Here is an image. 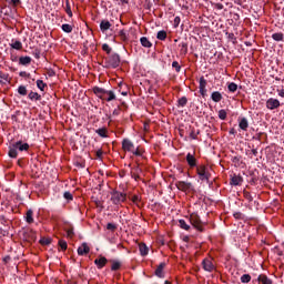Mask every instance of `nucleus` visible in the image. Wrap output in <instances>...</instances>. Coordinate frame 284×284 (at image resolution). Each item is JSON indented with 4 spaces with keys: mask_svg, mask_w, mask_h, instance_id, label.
Returning a JSON list of instances; mask_svg holds the SVG:
<instances>
[{
    "mask_svg": "<svg viewBox=\"0 0 284 284\" xmlns=\"http://www.w3.org/2000/svg\"><path fill=\"white\" fill-rule=\"evenodd\" d=\"M211 99H213V101H215V102H220L223 99V94H221V92H219V91H214L211 94Z\"/></svg>",
    "mask_w": 284,
    "mask_h": 284,
    "instance_id": "nucleus-26",
    "label": "nucleus"
},
{
    "mask_svg": "<svg viewBox=\"0 0 284 284\" xmlns=\"http://www.w3.org/2000/svg\"><path fill=\"white\" fill-rule=\"evenodd\" d=\"M280 106H281L280 99H274L273 97H271L270 99L266 100V108L268 110H276Z\"/></svg>",
    "mask_w": 284,
    "mask_h": 284,
    "instance_id": "nucleus-6",
    "label": "nucleus"
},
{
    "mask_svg": "<svg viewBox=\"0 0 284 284\" xmlns=\"http://www.w3.org/2000/svg\"><path fill=\"white\" fill-rule=\"evenodd\" d=\"M180 23H181V17H175L174 23H173L174 28H179Z\"/></svg>",
    "mask_w": 284,
    "mask_h": 284,
    "instance_id": "nucleus-57",
    "label": "nucleus"
},
{
    "mask_svg": "<svg viewBox=\"0 0 284 284\" xmlns=\"http://www.w3.org/2000/svg\"><path fill=\"white\" fill-rule=\"evenodd\" d=\"M37 87H38L40 90L44 91V88H47L48 84L44 83V81H43L42 79H38V80H37Z\"/></svg>",
    "mask_w": 284,
    "mask_h": 284,
    "instance_id": "nucleus-43",
    "label": "nucleus"
},
{
    "mask_svg": "<svg viewBox=\"0 0 284 284\" xmlns=\"http://www.w3.org/2000/svg\"><path fill=\"white\" fill-rule=\"evenodd\" d=\"M29 99H31V101H41L42 97L39 92H33V90H31V92H29Z\"/></svg>",
    "mask_w": 284,
    "mask_h": 284,
    "instance_id": "nucleus-23",
    "label": "nucleus"
},
{
    "mask_svg": "<svg viewBox=\"0 0 284 284\" xmlns=\"http://www.w3.org/2000/svg\"><path fill=\"white\" fill-rule=\"evenodd\" d=\"M235 220H243V213H234Z\"/></svg>",
    "mask_w": 284,
    "mask_h": 284,
    "instance_id": "nucleus-61",
    "label": "nucleus"
},
{
    "mask_svg": "<svg viewBox=\"0 0 284 284\" xmlns=\"http://www.w3.org/2000/svg\"><path fill=\"white\" fill-rule=\"evenodd\" d=\"M24 221L27 224H34V213L32 209H29L24 215Z\"/></svg>",
    "mask_w": 284,
    "mask_h": 284,
    "instance_id": "nucleus-16",
    "label": "nucleus"
},
{
    "mask_svg": "<svg viewBox=\"0 0 284 284\" xmlns=\"http://www.w3.org/2000/svg\"><path fill=\"white\" fill-rule=\"evenodd\" d=\"M18 92L19 94H21L22 97H26L28 94V88H26V85H19L18 87Z\"/></svg>",
    "mask_w": 284,
    "mask_h": 284,
    "instance_id": "nucleus-41",
    "label": "nucleus"
},
{
    "mask_svg": "<svg viewBox=\"0 0 284 284\" xmlns=\"http://www.w3.org/2000/svg\"><path fill=\"white\" fill-rule=\"evenodd\" d=\"M62 30L63 32H72L73 31V26H71L70 23H62Z\"/></svg>",
    "mask_w": 284,
    "mask_h": 284,
    "instance_id": "nucleus-38",
    "label": "nucleus"
},
{
    "mask_svg": "<svg viewBox=\"0 0 284 284\" xmlns=\"http://www.w3.org/2000/svg\"><path fill=\"white\" fill-rule=\"evenodd\" d=\"M65 12H67L68 17H73L70 0H65Z\"/></svg>",
    "mask_w": 284,
    "mask_h": 284,
    "instance_id": "nucleus-33",
    "label": "nucleus"
},
{
    "mask_svg": "<svg viewBox=\"0 0 284 284\" xmlns=\"http://www.w3.org/2000/svg\"><path fill=\"white\" fill-rule=\"evenodd\" d=\"M206 85H207V81L205 79V77H201L200 78V92L202 94V97H205L206 95Z\"/></svg>",
    "mask_w": 284,
    "mask_h": 284,
    "instance_id": "nucleus-13",
    "label": "nucleus"
},
{
    "mask_svg": "<svg viewBox=\"0 0 284 284\" xmlns=\"http://www.w3.org/2000/svg\"><path fill=\"white\" fill-rule=\"evenodd\" d=\"M67 237H74V227L69 226V229H65Z\"/></svg>",
    "mask_w": 284,
    "mask_h": 284,
    "instance_id": "nucleus-45",
    "label": "nucleus"
},
{
    "mask_svg": "<svg viewBox=\"0 0 284 284\" xmlns=\"http://www.w3.org/2000/svg\"><path fill=\"white\" fill-rule=\"evenodd\" d=\"M181 52H182L183 54H187V52H189V45H187V43H185V42L181 43Z\"/></svg>",
    "mask_w": 284,
    "mask_h": 284,
    "instance_id": "nucleus-48",
    "label": "nucleus"
},
{
    "mask_svg": "<svg viewBox=\"0 0 284 284\" xmlns=\"http://www.w3.org/2000/svg\"><path fill=\"white\" fill-rule=\"evenodd\" d=\"M166 37H168V32L165 30H159L156 38L160 41H165Z\"/></svg>",
    "mask_w": 284,
    "mask_h": 284,
    "instance_id": "nucleus-29",
    "label": "nucleus"
},
{
    "mask_svg": "<svg viewBox=\"0 0 284 284\" xmlns=\"http://www.w3.org/2000/svg\"><path fill=\"white\" fill-rule=\"evenodd\" d=\"M240 123H239V126L242 129V130H247L250 123H248V119L246 116H242V119H239Z\"/></svg>",
    "mask_w": 284,
    "mask_h": 284,
    "instance_id": "nucleus-20",
    "label": "nucleus"
},
{
    "mask_svg": "<svg viewBox=\"0 0 284 284\" xmlns=\"http://www.w3.org/2000/svg\"><path fill=\"white\" fill-rule=\"evenodd\" d=\"M197 134H200V131L195 132V130H194V129H193V130H191V132H190V136H191V139H197Z\"/></svg>",
    "mask_w": 284,
    "mask_h": 284,
    "instance_id": "nucleus-58",
    "label": "nucleus"
},
{
    "mask_svg": "<svg viewBox=\"0 0 284 284\" xmlns=\"http://www.w3.org/2000/svg\"><path fill=\"white\" fill-rule=\"evenodd\" d=\"M172 68H174L176 70V72H181V65H180L179 61H173Z\"/></svg>",
    "mask_w": 284,
    "mask_h": 284,
    "instance_id": "nucleus-54",
    "label": "nucleus"
},
{
    "mask_svg": "<svg viewBox=\"0 0 284 284\" xmlns=\"http://www.w3.org/2000/svg\"><path fill=\"white\" fill-rule=\"evenodd\" d=\"M18 149H19L18 141H16V143H12V145L9 146V152H8L9 156H11L12 159H17Z\"/></svg>",
    "mask_w": 284,
    "mask_h": 284,
    "instance_id": "nucleus-12",
    "label": "nucleus"
},
{
    "mask_svg": "<svg viewBox=\"0 0 284 284\" xmlns=\"http://www.w3.org/2000/svg\"><path fill=\"white\" fill-rule=\"evenodd\" d=\"M24 240H27V242H37V233L36 231H27L24 233Z\"/></svg>",
    "mask_w": 284,
    "mask_h": 284,
    "instance_id": "nucleus-15",
    "label": "nucleus"
},
{
    "mask_svg": "<svg viewBox=\"0 0 284 284\" xmlns=\"http://www.w3.org/2000/svg\"><path fill=\"white\" fill-rule=\"evenodd\" d=\"M18 150L23 152L24 150L28 151L30 149V143L23 141H17Z\"/></svg>",
    "mask_w": 284,
    "mask_h": 284,
    "instance_id": "nucleus-21",
    "label": "nucleus"
},
{
    "mask_svg": "<svg viewBox=\"0 0 284 284\" xmlns=\"http://www.w3.org/2000/svg\"><path fill=\"white\" fill-rule=\"evenodd\" d=\"M143 152H145V150H143V148H136L134 145V152L133 154H135L136 156H143Z\"/></svg>",
    "mask_w": 284,
    "mask_h": 284,
    "instance_id": "nucleus-46",
    "label": "nucleus"
},
{
    "mask_svg": "<svg viewBox=\"0 0 284 284\" xmlns=\"http://www.w3.org/2000/svg\"><path fill=\"white\" fill-rule=\"evenodd\" d=\"M40 244L42 246H50V244H52V240H51V237H41Z\"/></svg>",
    "mask_w": 284,
    "mask_h": 284,
    "instance_id": "nucleus-31",
    "label": "nucleus"
},
{
    "mask_svg": "<svg viewBox=\"0 0 284 284\" xmlns=\"http://www.w3.org/2000/svg\"><path fill=\"white\" fill-rule=\"evenodd\" d=\"M280 97H284V88L282 90H277Z\"/></svg>",
    "mask_w": 284,
    "mask_h": 284,
    "instance_id": "nucleus-64",
    "label": "nucleus"
},
{
    "mask_svg": "<svg viewBox=\"0 0 284 284\" xmlns=\"http://www.w3.org/2000/svg\"><path fill=\"white\" fill-rule=\"evenodd\" d=\"M139 251H140V254L142 255V257H145L150 253V248H148L146 244H144V243H141L139 245Z\"/></svg>",
    "mask_w": 284,
    "mask_h": 284,
    "instance_id": "nucleus-19",
    "label": "nucleus"
},
{
    "mask_svg": "<svg viewBox=\"0 0 284 284\" xmlns=\"http://www.w3.org/2000/svg\"><path fill=\"white\" fill-rule=\"evenodd\" d=\"M122 148L125 152H132L134 154V142L131 139H123Z\"/></svg>",
    "mask_w": 284,
    "mask_h": 284,
    "instance_id": "nucleus-7",
    "label": "nucleus"
},
{
    "mask_svg": "<svg viewBox=\"0 0 284 284\" xmlns=\"http://www.w3.org/2000/svg\"><path fill=\"white\" fill-rule=\"evenodd\" d=\"M251 280H252V277H251L250 274H244V275H242V277H241L242 284H248V283L251 282Z\"/></svg>",
    "mask_w": 284,
    "mask_h": 284,
    "instance_id": "nucleus-42",
    "label": "nucleus"
},
{
    "mask_svg": "<svg viewBox=\"0 0 284 284\" xmlns=\"http://www.w3.org/2000/svg\"><path fill=\"white\" fill-rule=\"evenodd\" d=\"M90 251H91V248H90L89 244L87 242H83L81 244V246H79V248H78V255H80V256L89 255Z\"/></svg>",
    "mask_w": 284,
    "mask_h": 284,
    "instance_id": "nucleus-11",
    "label": "nucleus"
},
{
    "mask_svg": "<svg viewBox=\"0 0 284 284\" xmlns=\"http://www.w3.org/2000/svg\"><path fill=\"white\" fill-rule=\"evenodd\" d=\"M121 63V55L118 52H110L109 57H104L102 65L104 68H119Z\"/></svg>",
    "mask_w": 284,
    "mask_h": 284,
    "instance_id": "nucleus-2",
    "label": "nucleus"
},
{
    "mask_svg": "<svg viewBox=\"0 0 284 284\" xmlns=\"http://www.w3.org/2000/svg\"><path fill=\"white\" fill-rule=\"evenodd\" d=\"M244 199H246L247 201H253V195H251L250 191H244Z\"/></svg>",
    "mask_w": 284,
    "mask_h": 284,
    "instance_id": "nucleus-53",
    "label": "nucleus"
},
{
    "mask_svg": "<svg viewBox=\"0 0 284 284\" xmlns=\"http://www.w3.org/2000/svg\"><path fill=\"white\" fill-rule=\"evenodd\" d=\"M196 172H197L199 179H201V181H206V183H210V179H211L212 174H211V170H210L209 165H205V164L197 165Z\"/></svg>",
    "mask_w": 284,
    "mask_h": 284,
    "instance_id": "nucleus-3",
    "label": "nucleus"
},
{
    "mask_svg": "<svg viewBox=\"0 0 284 284\" xmlns=\"http://www.w3.org/2000/svg\"><path fill=\"white\" fill-rule=\"evenodd\" d=\"M126 199H128L126 193H121V191L111 192V201L112 203H114V205H121V203H124Z\"/></svg>",
    "mask_w": 284,
    "mask_h": 284,
    "instance_id": "nucleus-5",
    "label": "nucleus"
},
{
    "mask_svg": "<svg viewBox=\"0 0 284 284\" xmlns=\"http://www.w3.org/2000/svg\"><path fill=\"white\" fill-rule=\"evenodd\" d=\"M140 41L144 48H152V41L148 37H141Z\"/></svg>",
    "mask_w": 284,
    "mask_h": 284,
    "instance_id": "nucleus-25",
    "label": "nucleus"
},
{
    "mask_svg": "<svg viewBox=\"0 0 284 284\" xmlns=\"http://www.w3.org/2000/svg\"><path fill=\"white\" fill-rule=\"evenodd\" d=\"M10 45L14 50H22V48H23L22 41H12V43H10Z\"/></svg>",
    "mask_w": 284,
    "mask_h": 284,
    "instance_id": "nucleus-30",
    "label": "nucleus"
},
{
    "mask_svg": "<svg viewBox=\"0 0 284 284\" xmlns=\"http://www.w3.org/2000/svg\"><path fill=\"white\" fill-rule=\"evenodd\" d=\"M95 154H97V158H98V159H102V155H103V150H102V148H99V149L95 151Z\"/></svg>",
    "mask_w": 284,
    "mask_h": 284,
    "instance_id": "nucleus-59",
    "label": "nucleus"
},
{
    "mask_svg": "<svg viewBox=\"0 0 284 284\" xmlns=\"http://www.w3.org/2000/svg\"><path fill=\"white\" fill-rule=\"evenodd\" d=\"M237 88H239V85L234 81H231V83H229V91L230 92H236Z\"/></svg>",
    "mask_w": 284,
    "mask_h": 284,
    "instance_id": "nucleus-44",
    "label": "nucleus"
},
{
    "mask_svg": "<svg viewBox=\"0 0 284 284\" xmlns=\"http://www.w3.org/2000/svg\"><path fill=\"white\" fill-rule=\"evenodd\" d=\"M272 39H274V41H284V32H274Z\"/></svg>",
    "mask_w": 284,
    "mask_h": 284,
    "instance_id": "nucleus-27",
    "label": "nucleus"
},
{
    "mask_svg": "<svg viewBox=\"0 0 284 284\" xmlns=\"http://www.w3.org/2000/svg\"><path fill=\"white\" fill-rule=\"evenodd\" d=\"M202 267L204 268V271H207L209 273H212L215 268L212 260H210V258L203 260Z\"/></svg>",
    "mask_w": 284,
    "mask_h": 284,
    "instance_id": "nucleus-9",
    "label": "nucleus"
},
{
    "mask_svg": "<svg viewBox=\"0 0 284 284\" xmlns=\"http://www.w3.org/2000/svg\"><path fill=\"white\" fill-rule=\"evenodd\" d=\"M219 116H220V119L225 120L226 116H227L226 110H224V109L220 110L219 111Z\"/></svg>",
    "mask_w": 284,
    "mask_h": 284,
    "instance_id": "nucleus-49",
    "label": "nucleus"
},
{
    "mask_svg": "<svg viewBox=\"0 0 284 284\" xmlns=\"http://www.w3.org/2000/svg\"><path fill=\"white\" fill-rule=\"evenodd\" d=\"M9 81V74L7 72H0V84Z\"/></svg>",
    "mask_w": 284,
    "mask_h": 284,
    "instance_id": "nucleus-40",
    "label": "nucleus"
},
{
    "mask_svg": "<svg viewBox=\"0 0 284 284\" xmlns=\"http://www.w3.org/2000/svg\"><path fill=\"white\" fill-rule=\"evenodd\" d=\"M92 90L97 97L105 101H114V99H116V94L113 90H105V88H100V85H94Z\"/></svg>",
    "mask_w": 284,
    "mask_h": 284,
    "instance_id": "nucleus-1",
    "label": "nucleus"
},
{
    "mask_svg": "<svg viewBox=\"0 0 284 284\" xmlns=\"http://www.w3.org/2000/svg\"><path fill=\"white\" fill-rule=\"evenodd\" d=\"M119 114H121V106H120V105H118V108H115V109L113 110V112H112V115H113V116H119Z\"/></svg>",
    "mask_w": 284,
    "mask_h": 284,
    "instance_id": "nucleus-55",
    "label": "nucleus"
},
{
    "mask_svg": "<svg viewBox=\"0 0 284 284\" xmlns=\"http://www.w3.org/2000/svg\"><path fill=\"white\" fill-rule=\"evenodd\" d=\"M191 185H192L191 182H179L178 183V187L180 190H190Z\"/></svg>",
    "mask_w": 284,
    "mask_h": 284,
    "instance_id": "nucleus-28",
    "label": "nucleus"
},
{
    "mask_svg": "<svg viewBox=\"0 0 284 284\" xmlns=\"http://www.w3.org/2000/svg\"><path fill=\"white\" fill-rule=\"evenodd\" d=\"M64 199H67V201H73V195L72 193H70V191H65V193H63Z\"/></svg>",
    "mask_w": 284,
    "mask_h": 284,
    "instance_id": "nucleus-50",
    "label": "nucleus"
},
{
    "mask_svg": "<svg viewBox=\"0 0 284 284\" xmlns=\"http://www.w3.org/2000/svg\"><path fill=\"white\" fill-rule=\"evenodd\" d=\"M257 281L262 284H273V280H270L267 275H258Z\"/></svg>",
    "mask_w": 284,
    "mask_h": 284,
    "instance_id": "nucleus-22",
    "label": "nucleus"
},
{
    "mask_svg": "<svg viewBox=\"0 0 284 284\" xmlns=\"http://www.w3.org/2000/svg\"><path fill=\"white\" fill-rule=\"evenodd\" d=\"M110 28H112V23L111 21H109L108 19H103L101 22H100V30L102 32H106L108 30H110Z\"/></svg>",
    "mask_w": 284,
    "mask_h": 284,
    "instance_id": "nucleus-17",
    "label": "nucleus"
},
{
    "mask_svg": "<svg viewBox=\"0 0 284 284\" xmlns=\"http://www.w3.org/2000/svg\"><path fill=\"white\" fill-rule=\"evenodd\" d=\"M189 221L192 226L196 229V231H200V233H204V224L197 213H191V215L189 216Z\"/></svg>",
    "mask_w": 284,
    "mask_h": 284,
    "instance_id": "nucleus-4",
    "label": "nucleus"
},
{
    "mask_svg": "<svg viewBox=\"0 0 284 284\" xmlns=\"http://www.w3.org/2000/svg\"><path fill=\"white\" fill-rule=\"evenodd\" d=\"M179 225L181 229H183L184 231H190L191 226L190 224H186L185 220H179Z\"/></svg>",
    "mask_w": 284,
    "mask_h": 284,
    "instance_id": "nucleus-35",
    "label": "nucleus"
},
{
    "mask_svg": "<svg viewBox=\"0 0 284 284\" xmlns=\"http://www.w3.org/2000/svg\"><path fill=\"white\" fill-rule=\"evenodd\" d=\"M111 271H119L121 268V262H118L116 260H111Z\"/></svg>",
    "mask_w": 284,
    "mask_h": 284,
    "instance_id": "nucleus-32",
    "label": "nucleus"
},
{
    "mask_svg": "<svg viewBox=\"0 0 284 284\" xmlns=\"http://www.w3.org/2000/svg\"><path fill=\"white\" fill-rule=\"evenodd\" d=\"M133 170H135L138 174H140V172H143V170H142V168H140L139 163L135 165V168H133Z\"/></svg>",
    "mask_w": 284,
    "mask_h": 284,
    "instance_id": "nucleus-63",
    "label": "nucleus"
},
{
    "mask_svg": "<svg viewBox=\"0 0 284 284\" xmlns=\"http://www.w3.org/2000/svg\"><path fill=\"white\" fill-rule=\"evenodd\" d=\"M94 264L98 268H104V266L108 264V258L101 256L98 260H94Z\"/></svg>",
    "mask_w": 284,
    "mask_h": 284,
    "instance_id": "nucleus-18",
    "label": "nucleus"
},
{
    "mask_svg": "<svg viewBox=\"0 0 284 284\" xmlns=\"http://www.w3.org/2000/svg\"><path fill=\"white\" fill-rule=\"evenodd\" d=\"M131 176L135 179V181H139V179H141L140 174L134 169L131 170Z\"/></svg>",
    "mask_w": 284,
    "mask_h": 284,
    "instance_id": "nucleus-52",
    "label": "nucleus"
},
{
    "mask_svg": "<svg viewBox=\"0 0 284 284\" xmlns=\"http://www.w3.org/2000/svg\"><path fill=\"white\" fill-rule=\"evenodd\" d=\"M106 230L115 232L118 230V226H116V224L109 223V224H106Z\"/></svg>",
    "mask_w": 284,
    "mask_h": 284,
    "instance_id": "nucleus-51",
    "label": "nucleus"
},
{
    "mask_svg": "<svg viewBox=\"0 0 284 284\" xmlns=\"http://www.w3.org/2000/svg\"><path fill=\"white\" fill-rule=\"evenodd\" d=\"M186 161H187L190 168H197V159L195 156V152H193V154H192V152H187Z\"/></svg>",
    "mask_w": 284,
    "mask_h": 284,
    "instance_id": "nucleus-8",
    "label": "nucleus"
},
{
    "mask_svg": "<svg viewBox=\"0 0 284 284\" xmlns=\"http://www.w3.org/2000/svg\"><path fill=\"white\" fill-rule=\"evenodd\" d=\"M244 179L241 174H233L231 176V185H242Z\"/></svg>",
    "mask_w": 284,
    "mask_h": 284,
    "instance_id": "nucleus-14",
    "label": "nucleus"
},
{
    "mask_svg": "<svg viewBox=\"0 0 284 284\" xmlns=\"http://www.w3.org/2000/svg\"><path fill=\"white\" fill-rule=\"evenodd\" d=\"M75 165L78 168H85V162L77 161Z\"/></svg>",
    "mask_w": 284,
    "mask_h": 284,
    "instance_id": "nucleus-62",
    "label": "nucleus"
},
{
    "mask_svg": "<svg viewBox=\"0 0 284 284\" xmlns=\"http://www.w3.org/2000/svg\"><path fill=\"white\" fill-rule=\"evenodd\" d=\"M59 247L62 250V251H67L68 248V242H65L64 240H60V242L58 243Z\"/></svg>",
    "mask_w": 284,
    "mask_h": 284,
    "instance_id": "nucleus-47",
    "label": "nucleus"
},
{
    "mask_svg": "<svg viewBox=\"0 0 284 284\" xmlns=\"http://www.w3.org/2000/svg\"><path fill=\"white\" fill-rule=\"evenodd\" d=\"M20 77H27V78L30 79L31 74H30V72H27L26 70H22V71L20 72Z\"/></svg>",
    "mask_w": 284,
    "mask_h": 284,
    "instance_id": "nucleus-60",
    "label": "nucleus"
},
{
    "mask_svg": "<svg viewBox=\"0 0 284 284\" xmlns=\"http://www.w3.org/2000/svg\"><path fill=\"white\" fill-rule=\"evenodd\" d=\"M97 134L100 136H108V128H98L95 130Z\"/></svg>",
    "mask_w": 284,
    "mask_h": 284,
    "instance_id": "nucleus-36",
    "label": "nucleus"
},
{
    "mask_svg": "<svg viewBox=\"0 0 284 284\" xmlns=\"http://www.w3.org/2000/svg\"><path fill=\"white\" fill-rule=\"evenodd\" d=\"M165 266H166L165 262H161V264H159V266L155 268L154 275L156 277H160L161 280L164 278L165 277V273H164Z\"/></svg>",
    "mask_w": 284,
    "mask_h": 284,
    "instance_id": "nucleus-10",
    "label": "nucleus"
},
{
    "mask_svg": "<svg viewBox=\"0 0 284 284\" xmlns=\"http://www.w3.org/2000/svg\"><path fill=\"white\" fill-rule=\"evenodd\" d=\"M118 34L121 41H129V34L125 30H120Z\"/></svg>",
    "mask_w": 284,
    "mask_h": 284,
    "instance_id": "nucleus-34",
    "label": "nucleus"
},
{
    "mask_svg": "<svg viewBox=\"0 0 284 284\" xmlns=\"http://www.w3.org/2000/svg\"><path fill=\"white\" fill-rule=\"evenodd\" d=\"M131 201H133V203H135L138 205V207H141L139 204V201H141L139 195H133V197H131Z\"/></svg>",
    "mask_w": 284,
    "mask_h": 284,
    "instance_id": "nucleus-56",
    "label": "nucleus"
},
{
    "mask_svg": "<svg viewBox=\"0 0 284 284\" xmlns=\"http://www.w3.org/2000/svg\"><path fill=\"white\" fill-rule=\"evenodd\" d=\"M31 61H32L31 57H20L19 59V63L21 65H30Z\"/></svg>",
    "mask_w": 284,
    "mask_h": 284,
    "instance_id": "nucleus-24",
    "label": "nucleus"
},
{
    "mask_svg": "<svg viewBox=\"0 0 284 284\" xmlns=\"http://www.w3.org/2000/svg\"><path fill=\"white\" fill-rule=\"evenodd\" d=\"M102 50H104V52H106L108 57H110L113 49L111 48V45L109 43H103Z\"/></svg>",
    "mask_w": 284,
    "mask_h": 284,
    "instance_id": "nucleus-39",
    "label": "nucleus"
},
{
    "mask_svg": "<svg viewBox=\"0 0 284 284\" xmlns=\"http://www.w3.org/2000/svg\"><path fill=\"white\" fill-rule=\"evenodd\" d=\"M187 103V97H181L178 101V106L179 108H184Z\"/></svg>",
    "mask_w": 284,
    "mask_h": 284,
    "instance_id": "nucleus-37",
    "label": "nucleus"
}]
</instances>
